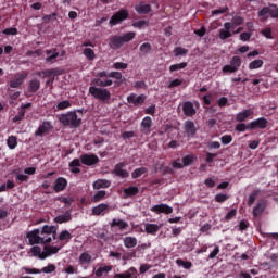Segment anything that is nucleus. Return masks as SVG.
<instances>
[{
	"label": "nucleus",
	"instance_id": "b1692460",
	"mask_svg": "<svg viewBox=\"0 0 278 278\" xmlns=\"http://www.w3.org/2000/svg\"><path fill=\"white\" fill-rule=\"evenodd\" d=\"M46 62H49L50 64H53L58 58H60V52H58V49H51V50H46Z\"/></svg>",
	"mask_w": 278,
	"mask_h": 278
},
{
	"label": "nucleus",
	"instance_id": "c03bdc74",
	"mask_svg": "<svg viewBox=\"0 0 278 278\" xmlns=\"http://www.w3.org/2000/svg\"><path fill=\"white\" fill-rule=\"evenodd\" d=\"M176 264L177 266H182V268H185V270H190V268H192V262L190 261H184L181 258L176 260Z\"/></svg>",
	"mask_w": 278,
	"mask_h": 278
},
{
	"label": "nucleus",
	"instance_id": "1a4fd4ad",
	"mask_svg": "<svg viewBox=\"0 0 278 278\" xmlns=\"http://www.w3.org/2000/svg\"><path fill=\"white\" fill-rule=\"evenodd\" d=\"M26 238H28L29 244H42L40 229H34L33 231L27 232Z\"/></svg>",
	"mask_w": 278,
	"mask_h": 278
},
{
	"label": "nucleus",
	"instance_id": "bb28decb",
	"mask_svg": "<svg viewBox=\"0 0 278 278\" xmlns=\"http://www.w3.org/2000/svg\"><path fill=\"white\" fill-rule=\"evenodd\" d=\"M230 25L231 29H236V27H240V25H244V17L242 16H233L231 22H226Z\"/></svg>",
	"mask_w": 278,
	"mask_h": 278
},
{
	"label": "nucleus",
	"instance_id": "603ef678",
	"mask_svg": "<svg viewBox=\"0 0 278 278\" xmlns=\"http://www.w3.org/2000/svg\"><path fill=\"white\" fill-rule=\"evenodd\" d=\"M260 194V190H254L250 195H249V200H248V205L249 207H251V205H253V203H255V200L257 199Z\"/></svg>",
	"mask_w": 278,
	"mask_h": 278
},
{
	"label": "nucleus",
	"instance_id": "864d4df0",
	"mask_svg": "<svg viewBox=\"0 0 278 278\" xmlns=\"http://www.w3.org/2000/svg\"><path fill=\"white\" fill-rule=\"evenodd\" d=\"M215 157H218V153L206 152L205 153L206 164H213Z\"/></svg>",
	"mask_w": 278,
	"mask_h": 278
},
{
	"label": "nucleus",
	"instance_id": "393cba45",
	"mask_svg": "<svg viewBox=\"0 0 278 278\" xmlns=\"http://www.w3.org/2000/svg\"><path fill=\"white\" fill-rule=\"evenodd\" d=\"M252 114H253V111L251 109L243 110L242 112L236 115V122L244 123V121H247V118H249V116H251Z\"/></svg>",
	"mask_w": 278,
	"mask_h": 278
},
{
	"label": "nucleus",
	"instance_id": "f03ea898",
	"mask_svg": "<svg viewBox=\"0 0 278 278\" xmlns=\"http://www.w3.org/2000/svg\"><path fill=\"white\" fill-rule=\"evenodd\" d=\"M136 38L135 31H128L122 36L115 35L109 39V47L111 49H121L125 42H131Z\"/></svg>",
	"mask_w": 278,
	"mask_h": 278
},
{
	"label": "nucleus",
	"instance_id": "9d476101",
	"mask_svg": "<svg viewBox=\"0 0 278 278\" xmlns=\"http://www.w3.org/2000/svg\"><path fill=\"white\" fill-rule=\"evenodd\" d=\"M80 162L85 166H94V164H99V156L97 154L85 153L80 156Z\"/></svg>",
	"mask_w": 278,
	"mask_h": 278
},
{
	"label": "nucleus",
	"instance_id": "ddd939ff",
	"mask_svg": "<svg viewBox=\"0 0 278 278\" xmlns=\"http://www.w3.org/2000/svg\"><path fill=\"white\" fill-rule=\"evenodd\" d=\"M110 212V205L105 203H101L94 207H92L91 213L92 216H104Z\"/></svg>",
	"mask_w": 278,
	"mask_h": 278
},
{
	"label": "nucleus",
	"instance_id": "cd10ccee",
	"mask_svg": "<svg viewBox=\"0 0 278 278\" xmlns=\"http://www.w3.org/2000/svg\"><path fill=\"white\" fill-rule=\"evenodd\" d=\"M27 77V74H22L17 76L15 79L10 81V88H20V86H23V81Z\"/></svg>",
	"mask_w": 278,
	"mask_h": 278
},
{
	"label": "nucleus",
	"instance_id": "72a5a7b5",
	"mask_svg": "<svg viewBox=\"0 0 278 278\" xmlns=\"http://www.w3.org/2000/svg\"><path fill=\"white\" fill-rule=\"evenodd\" d=\"M139 193H140V189L138 187L131 186L124 189V194L126 198L136 197Z\"/></svg>",
	"mask_w": 278,
	"mask_h": 278
},
{
	"label": "nucleus",
	"instance_id": "680f3d73",
	"mask_svg": "<svg viewBox=\"0 0 278 278\" xmlns=\"http://www.w3.org/2000/svg\"><path fill=\"white\" fill-rule=\"evenodd\" d=\"M23 118H25V111H22V110L20 109L17 115H15V116L13 117V123H21V121H23Z\"/></svg>",
	"mask_w": 278,
	"mask_h": 278
},
{
	"label": "nucleus",
	"instance_id": "e2e57ef3",
	"mask_svg": "<svg viewBox=\"0 0 278 278\" xmlns=\"http://www.w3.org/2000/svg\"><path fill=\"white\" fill-rule=\"evenodd\" d=\"M227 199H229V195H227V194L218 193L215 195L216 203H225V201H227Z\"/></svg>",
	"mask_w": 278,
	"mask_h": 278
},
{
	"label": "nucleus",
	"instance_id": "6ab92c4d",
	"mask_svg": "<svg viewBox=\"0 0 278 278\" xmlns=\"http://www.w3.org/2000/svg\"><path fill=\"white\" fill-rule=\"evenodd\" d=\"M151 127H153V119L149 116H146L141 121V131H142V134H146V135L151 134Z\"/></svg>",
	"mask_w": 278,
	"mask_h": 278
},
{
	"label": "nucleus",
	"instance_id": "774afa93",
	"mask_svg": "<svg viewBox=\"0 0 278 278\" xmlns=\"http://www.w3.org/2000/svg\"><path fill=\"white\" fill-rule=\"evenodd\" d=\"M40 273H46V274L55 273V265L49 264L48 266L43 267L40 270Z\"/></svg>",
	"mask_w": 278,
	"mask_h": 278
},
{
	"label": "nucleus",
	"instance_id": "e433bc0d",
	"mask_svg": "<svg viewBox=\"0 0 278 278\" xmlns=\"http://www.w3.org/2000/svg\"><path fill=\"white\" fill-rule=\"evenodd\" d=\"M112 268V265H104L103 267L94 269V275L96 277L101 278L103 277V273H111Z\"/></svg>",
	"mask_w": 278,
	"mask_h": 278
},
{
	"label": "nucleus",
	"instance_id": "5fc2aeb1",
	"mask_svg": "<svg viewBox=\"0 0 278 278\" xmlns=\"http://www.w3.org/2000/svg\"><path fill=\"white\" fill-rule=\"evenodd\" d=\"M149 21L140 20L132 23V27H136L137 29H142V27H148Z\"/></svg>",
	"mask_w": 278,
	"mask_h": 278
},
{
	"label": "nucleus",
	"instance_id": "3c124183",
	"mask_svg": "<svg viewBox=\"0 0 278 278\" xmlns=\"http://www.w3.org/2000/svg\"><path fill=\"white\" fill-rule=\"evenodd\" d=\"M72 238H73V235H71L68 230H63L59 235V240H61V242H64L66 240L68 241Z\"/></svg>",
	"mask_w": 278,
	"mask_h": 278
},
{
	"label": "nucleus",
	"instance_id": "6e6552de",
	"mask_svg": "<svg viewBox=\"0 0 278 278\" xmlns=\"http://www.w3.org/2000/svg\"><path fill=\"white\" fill-rule=\"evenodd\" d=\"M125 166H127V162L117 163L113 169V175L121 177V179H127V177H129V172L124 169Z\"/></svg>",
	"mask_w": 278,
	"mask_h": 278
},
{
	"label": "nucleus",
	"instance_id": "0eeeda50",
	"mask_svg": "<svg viewBox=\"0 0 278 278\" xmlns=\"http://www.w3.org/2000/svg\"><path fill=\"white\" fill-rule=\"evenodd\" d=\"M114 84V80L110 77H100L93 78L91 80V86H98L99 88H110Z\"/></svg>",
	"mask_w": 278,
	"mask_h": 278
},
{
	"label": "nucleus",
	"instance_id": "338daca9",
	"mask_svg": "<svg viewBox=\"0 0 278 278\" xmlns=\"http://www.w3.org/2000/svg\"><path fill=\"white\" fill-rule=\"evenodd\" d=\"M41 236V244H51L53 242V237L49 235H40Z\"/></svg>",
	"mask_w": 278,
	"mask_h": 278
},
{
	"label": "nucleus",
	"instance_id": "9b49d317",
	"mask_svg": "<svg viewBox=\"0 0 278 278\" xmlns=\"http://www.w3.org/2000/svg\"><path fill=\"white\" fill-rule=\"evenodd\" d=\"M151 212H154V214H173V206L162 203L152 206Z\"/></svg>",
	"mask_w": 278,
	"mask_h": 278
},
{
	"label": "nucleus",
	"instance_id": "2eb2a0df",
	"mask_svg": "<svg viewBox=\"0 0 278 278\" xmlns=\"http://www.w3.org/2000/svg\"><path fill=\"white\" fill-rule=\"evenodd\" d=\"M68 186V180L64 177H59L54 181L53 190L54 192H64Z\"/></svg>",
	"mask_w": 278,
	"mask_h": 278
},
{
	"label": "nucleus",
	"instance_id": "473e14b6",
	"mask_svg": "<svg viewBox=\"0 0 278 278\" xmlns=\"http://www.w3.org/2000/svg\"><path fill=\"white\" fill-rule=\"evenodd\" d=\"M111 227H118V229L123 231V229H127V227H129V224L123 219L114 218L111 223Z\"/></svg>",
	"mask_w": 278,
	"mask_h": 278
},
{
	"label": "nucleus",
	"instance_id": "412c9836",
	"mask_svg": "<svg viewBox=\"0 0 278 278\" xmlns=\"http://www.w3.org/2000/svg\"><path fill=\"white\" fill-rule=\"evenodd\" d=\"M73 220V215L71 210L65 211L63 215H58L54 218V223H59V225H62L63 223H71Z\"/></svg>",
	"mask_w": 278,
	"mask_h": 278
},
{
	"label": "nucleus",
	"instance_id": "052dcab7",
	"mask_svg": "<svg viewBox=\"0 0 278 278\" xmlns=\"http://www.w3.org/2000/svg\"><path fill=\"white\" fill-rule=\"evenodd\" d=\"M174 53L176 56L179 55H187L188 54V49L181 48V47H176L174 50Z\"/></svg>",
	"mask_w": 278,
	"mask_h": 278
},
{
	"label": "nucleus",
	"instance_id": "a19ab883",
	"mask_svg": "<svg viewBox=\"0 0 278 278\" xmlns=\"http://www.w3.org/2000/svg\"><path fill=\"white\" fill-rule=\"evenodd\" d=\"M108 193L103 190L98 191L92 198H91V202L92 203H99L100 201H103V199H105V195Z\"/></svg>",
	"mask_w": 278,
	"mask_h": 278
},
{
	"label": "nucleus",
	"instance_id": "a18cd8bd",
	"mask_svg": "<svg viewBox=\"0 0 278 278\" xmlns=\"http://www.w3.org/2000/svg\"><path fill=\"white\" fill-rule=\"evenodd\" d=\"M188 66L187 62L173 64L169 66V73H175V71H182V68H186Z\"/></svg>",
	"mask_w": 278,
	"mask_h": 278
},
{
	"label": "nucleus",
	"instance_id": "dca6fc26",
	"mask_svg": "<svg viewBox=\"0 0 278 278\" xmlns=\"http://www.w3.org/2000/svg\"><path fill=\"white\" fill-rule=\"evenodd\" d=\"M182 112L185 116H188L189 118H191L197 114V109H194V104L192 102L186 101L182 104Z\"/></svg>",
	"mask_w": 278,
	"mask_h": 278
},
{
	"label": "nucleus",
	"instance_id": "0e129e2a",
	"mask_svg": "<svg viewBox=\"0 0 278 278\" xmlns=\"http://www.w3.org/2000/svg\"><path fill=\"white\" fill-rule=\"evenodd\" d=\"M58 110H67V108H71V102L68 100L61 101L56 105Z\"/></svg>",
	"mask_w": 278,
	"mask_h": 278
},
{
	"label": "nucleus",
	"instance_id": "423d86ee",
	"mask_svg": "<svg viewBox=\"0 0 278 278\" xmlns=\"http://www.w3.org/2000/svg\"><path fill=\"white\" fill-rule=\"evenodd\" d=\"M268 127V119L266 117H258L248 124V129H266Z\"/></svg>",
	"mask_w": 278,
	"mask_h": 278
},
{
	"label": "nucleus",
	"instance_id": "bf43d9fd",
	"mask_svg": "<svg viewBox=\"0 0 278 278\" xmlns=\"http://www.w3.org/2000/svg\"><path fill=\"white\" fill-rule=\"evenodd\" d=\"M129 65L127 63H123V62H116L113 64V68H115V71H125L127 70Z\"/></svg>",
	"mask_w": 278,
	"mask_h": 278
},
{
	"label": "nucleus",
	"instance_id": "a211bd4d",
	"mask_svg": "<svg viewBox=\"0 0 278 278\" xmlns=\"http://www.w3.org/2000/svg\"><path fill=\"white\" fill-rule=\"evenodd\" d=\"M231 24L224 23V28L219 29L218 38L219 40H227V38H231Z\"/></svg>",
	"mask_w": 278,
	"mask_h": 278
},
{
	"label": "nucleus",
	"instance_id": "2f4dec72",
	"mask_svg": "<svg viewBox=\"0 0 278 278\" xmlns=\"http://www.w3.org/2000/svg\"><path fill=\"white\" fill-rule=\"evenodd\" d=\"M110 186H111L110 180H105V179H98L93 182L94 190H101V188H110Z\"/></svg>",
	"mask_w": 278,
	"mask_h": 278
},
{
	"label": "nucleus",
	"instance_id": "4d7b16f0",
	"mask_svg": "<svg viewBox=\"0 0 278 278\" xmlns=\"http://www.w3.org/2000/svg\"><path fill=\"white\" fill-rule=\"evenodd\" d=\"M43 77H52V75H60V71L58 68L46 70L42 72Z\"/></svg>",
	"mask_w": 278,
	"mask_h": 278
},
{
	"label": "nucleus",
	"instance_id": "7ed1b4c3",
	"mask_svg": "<svg viewBox=\"0 0 278 278\" xmlns=\"http://www.w3.org/2000/svg\"><path fill=\"white\" fill-rule=\"evenodd\" d=\"M89 94L96 98L98 101H102V103H109L110 99H112V93L106 88L91 86L89 87Z\"/></svg>",
	"mask_w": 278,
	"mask_h": 278
},
{
	"label": "nucleus",
	"instance_id": "7c9ffc66",
	"mask_svg": "<svg viewBox=\"0 0 278 278\" xmlns=\"http://www.w3.org/2000/svg\"><path fill=\"white\" fill-rule=\"evenodd\" d=\"M78 262L80 266H84V264H91L92 263V255L88 252H83L78 258Z\"/></svg>",
	"mask_w": 278,
	"mask_h": 278
},
{
	"label": "nucleus",
	"instance_id": "ea45409f",
	"mask_svg": "<svg viewBox=\"0 0 278 278\" xmlns=\"http://www.w3.org/2000/svg\"><path fill=\"white\" fill-rule=\"evenodd\" d=\"M149 169H147V167H139L136 168L132 173H131V177L132 179H138L139 177H142V175L147 174Z\"/></svg>",
	"mask_w": 278,
	"mask_h": 278
},
{
	"label": "nucleus",
	"instance_id": "c85d7f7f",
	"mask_svg": "<svg viewBox=\"0 0 278 278\" xmlns=\"http://www.w3.org/2000/svg\"><path fill=\"white\" fill-rule=\"evenodd\" d=\"M30 253H33L34 257H39V260H47V255L42 252V249L38 245H35L30 249Z\"/></svg>",
	"mask_w": 278,
	"mask_h": 278
},
{
	"label": "nucleus",
	"instance_id": "6e6d98bb",
	"mask_svg": "<svg viewBox=\"0 0 278 278\" xmlns=\"http://www.w3.org/2000/svg\"><path fill=\"white\" fill-rule=\"evenodd\" d=\"M194 162V155L189 154L182 157V166H190Z\"/></svg>",
	"mask_w": 278,
	"mask_h": 278
},
{
	"label": "nucleus",
	"instance_id": "8fccbe9b",
	"mask_svg": "<svg viewBox=\"0 0 278 278\" xmlns=\"http://www.w3.org/2000/svg\"><path fill=\"white\" fill-rule=\"evenodd\" d=\"M7 144L9 149H16V147L18 146V141L16 140V137L10 136L7 140Z\"/></svg>",
	"mask_w": 278,
	"mask_h": 278
},
{
	"label": "nucleus",
	"instance_id": "f8f14e48",
	"mask_svg": "<svg viewBox=\"0 0 278 278\" xmlns=\"http://www.w3.org/2000/svg\"><path fill=\"white\" fill-rule=\"evenodd\" d=\"M127 101L128 103H130L131 105H142V103H144V101H147V96L144 94H136V93H130L128 97H127Z\"/></svg>",
	"mask_w": 278,
	"mask_h": 278
},
{
	"label": "nucleus",
	"instance_id": "c9c22d12",
	"mask_svg": "<svg viewBox=\"0 0 278 278\" xmlns=\"http://www.w3.org/2000/svg\"><path fill=\"white\" fill-rule=\"evenodd\" d=\"M40 90V80L31 79L28 86V92H38Z\"/></svg>",
	"mask_w": 278,
	"mask_h": 278
},
{
	"label": "nucleus",
	"instance_id": "4468645a",
	"mask_svg": "<svg viewBox=\"0 0 278 278\" xmlns=\"http://www.w3.org/2000/svg\"><path fill=\"white\" fill-rule=\"evenodd\" d=\"M184 129L188 138H194V136H197V125H194V122L186 121Z\"/></svg>",
	"mask_w": 278,
	"mask_h": 278
},
{
	"label": "nucleus",
	"instance_id": "13d9d810",
	"mask_svg": "<svg viewBox=\"0 0 278 278\" xmlns=\"http://www.w3.org/2000/svg\"><path fill=\"white\" fill-rule=\"evenodd\" d=\"M58 20V13H52L50 15H45L42 17L43 23H52V21H56Z\"/></svg>",
	"mask_w": 278,
	"mask_h": 278
},
{
	"label": "nucleus",
	"instance_id": "09e8293b",
	"mask_svg": "<svg viewBox=\"0 0 278 278\" xmlns=\"http://www.w3.org/2000/svg\"><path fill=\"white\" fill-rule=\"evenodd\" d=\"M83 53L90 62H92V60L97 58V54H94V50H92L91 48H86Z\"/></svg>",
	"mask_w": 278,
	"mask_h": 278
},
{
	"label": "nucleus",
	"instance_id": "20e7f679",
	"mask_svg": "<svg viewBox=\"0 0 278 278\" xmlns=\"http://www.w3.org/2000/svg\"><path fill=\"white\" fill-rule=\"evenodd\" d=\"M242 66V59L240 56H232L229 65L223 67V73H238V70Z\"/></svg>",
	"mask_w": 278,
	"mask_h": 278
},
{
	"label": "nucleus",
	"instance_id": "de8ad7c7",
	"mask_svg": "<svg viewBox=\"0 0 278 278\" xmlns=\"http://www.w3.org/2000/svg\"><path fill=\"white\" fill-rule=\"evenodd\" d=\"M59 201H60L61 203H64V207H65V208L71 207V205H73V203H75V199H73V198H66V197H60V198H59Z\"/></svg>",
	"mask_w": 278,
	"mask_h": 278
},
{
	"label": "nucleus",
	"instance_id": "f3484780",
	"mask_svg": "<svg viewBox=\"0 0 278 278\" xmlns=\"http://www.w3.org/2000/svg\"><path fill=\"white\" fill-rule=\"evenodd\" d=\"M41 236H50L55 240L58 238V228L55 226L45 225L40 230Z\"/></svg>",
	"mask_w": 278,
	"mask_h": 278
},
{
	"label": "nucleus",
	"instance_id": "c756f323",
	"mask_svg": "<svg viewBox=\"0 0 278 278\" xmlns=\"http://www.w3.org/2000/svg\"><path fill=\"white\" fill-rule=\"evenodd\" d=\"M138 245V239L136 237H126L124 238V247L126 249H134V247Z\"/></svg>",
	"mask_w": 278,
	"mask_h": 278
},
{
	"label": "nucleus",
	"instance_id": "79ce46f5",
	"mask_svg": "<svg viewBox=\"0 0 278 278\" xmlns=\"http://www.w3.org/2000/svg\"><path fill=\"white\" fill-rule=\"evenodd\" d=\"M262 66H264V61L257 59V60H254V61L250 62L249 70L250 71H255L257 68H262Z\"/></svg>",
	"mask_w": 278,
	"mask_h": 278
},
{
	"label": "nucleus",
	"instance_id": "69168bd1",
	"mask_svg": "<svg viewBox=\"0 0 278 278\" xmlns=\"http://www.w3.org/2000/svg\"><path fill=\"white\" fill-rule=\"evenodd\" d=\"M220 141L224 144H231V142L233 141V137L231 135H224L222 136Z\"/></svg>",
	"mask_w": 278,
	"mask_h": 278
},
{
	"label": "nucleus",
	"instance_id": "39448f33",
	"mask_svg": "<svg viewBox=\"0 0 278 278\" xmlns=\"http://www.w3.org/2000/svg\"><path fill=\"white\" fill-rule=\"evenodd\" d=\"M127 18H129V11L125 9H121L119 11H117L115 14L112 15L109 23L110 25H118L123 23V21H127Z\"/></svg>",
	"mask_w": 278,
	"mask_h": 278
},
{
	"label": "nucleus",
	"instance_id": "f704fd0d",
	"mask_svg": "<svg viewBox=\"0 0 278 278\" xmlns=\"http://www.w3.org/2000/svg\"><path fill=\"white\" fill-rule=\"evenodd\" d=\"M266 210V203L258 202L257 205L253 208V216L257 218V216L262 215Z\"/></svg>",
	"mask_w": 278,
	"mask_h": 278
},
{
	"label": "nucleus",
	"instance_id": "58836bf2",
	"mask_svg": "<svg viewBox=\"0 0 278 278\" xmlns=\"http://www.w3.org/2000/svg\"><path fill=\"white\" fill-rule=\"evenodd\" d=\"M43 251H45L46 257H49V255H55V253H58L60 251V248L51 247V245H45Z\"/></svg>",
	"mask_w": 278,
	"mask_h": 278
},
{
	"label": "nucleus",
	"instance_id": "4c0bfd02",
	"mask_svg": "<svg viewBox=\"0 0 278 278\" xmlns=\"http://www.w3.org/2000/svg\"><path fill=\"white\" fill-rule=\"evenodd\" d=\"M136 12L139 14H149L151 12V5L150 4H139L135 7Z\"/></svg>",
	"mask_w": 278,
	"mask_h": 278
},
{
	"label": "nucleus",
	"instance_id": "a878e982",
	"mask_svg": "<svg viewBox=\"0 0 278 278\" xmlns=\"http://www.w3.org/2000/svg\"><path fill=\"white\" fill-rule=\"evenodd\" d=\"M144 231L150 236H155L160 231V226L157 224H144Z\"/></svg>",
	"mask_w": 278,
	"mask_h": 278
},
{
	"label": "nucleus",
	"instance_id": "49530a36",
	"mask_svg": "<svg viewBox=\"0 0 278 278\" xmlns=\"http://www.w3.org/2000/svg\"><path fill=\"white\" fill-rule=\"evenodd\" d=\"M13 175H16L15 179H16L17 184H23V181H28V179H29V176L18 174V169L13 170Z\"/></svg>",
	"mask_w": 278,
	"mask_h": 278
},
{
	"label": "nucleus",
	"instance_id": "aec40b11",
	"mask_svg": "<svg viewBox=\"0 0 278 278\" xmlns=\"http://www.w3.org/2000/svg\"><path fill=\"white\" fill-rule=\"evenodd\" d=\"M53 129L51 122H43L39 128L35 131V136H45V134H49Z\"/></svg>",
	"mask_w": 278,
	"mask_h": 278
},
{
	"label": "nucleus",
	"instance_id": "f257e3e1",
	"mask_svg": "<svg viewBox=\"0 0 278 278\" xmlns=\"http://www.w3.org/2000/svg\"><path fill=\"white\" fill-rule=\"evenodd\" d=\"M59 122L63 127H70L71 129H77L78 127H81V117L77 115V111H71L62 114L59 117Z\"/></svg>",
	"mask_w": 278,
	"mask_h": 278
},
{
	"label": "nucleus",
	"instance_id": "5701e85b",
	"mask_svg": "<svg viewBox=\"0 0 278 278\" xmlns=\"http://www.w3.org/2000/svg\"><path fill=\"white\" fill-rule=\"evenodd\" d=\"M136 275H138V270L135 267H130L122 274H115L114 278H136Z\"/></svg>",
	"mask_w": 278,
	"mask_h": 278
},
{
	"label": "nucleus",
	"instance_id": "4be33fe9",
	"mask_svg": "<svg viewBox=\"0 0 278 278\" xmlns=\"http://www.w3.org/2000/svg\"><path fill=\"white\" fill-rule=\"evenodd\" d=\"M97 77H110L111 79H117V81H121L123 79V74L121 72H99L97 74Z\"/></svg>",
	"mask_w": 278,
	"mask_h": 278
},
{
	"label": "nucleus",
	"instance_id": "37998d69",
	"mask_svg": "<svg viewBox=\"0 0 278 278\" xmlns=\"http://www.w3.org/2000/svg\"><path fill=\"white\" fill-rule=\"evenodd\" d=\"M153 50V47L150 42L142 43L139 48L140 53H143V55L149 54Z\"/></svg>",
	"mask_w": 278,
	"mask_h": 278
}]
</instances>
